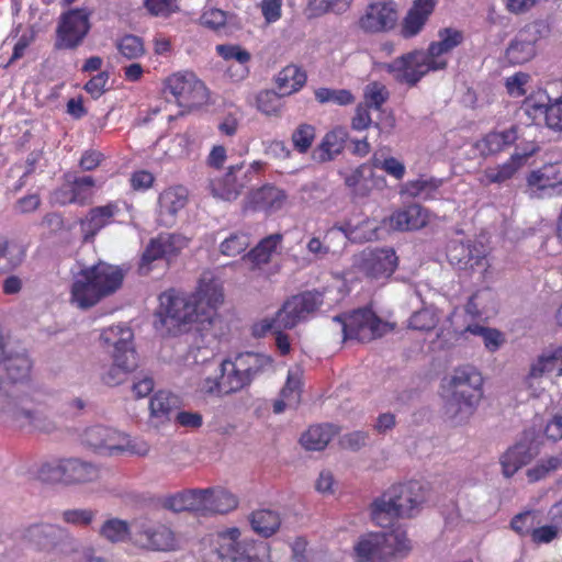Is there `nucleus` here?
<instances>
[{
  "label": "nucleus",
  "instance_id": "1",
  "mask_svg": "<svg viewBox=\"0 0 562 562\" xmlns=\"http://www.w3.org/2000/svg\"><path fill=\"white\" fill-rule=\"evenodd\" d=\"M159 302L155 327L177 336L190 330L193 324H198V330L206 329L223 302V292L214 281H201L194 293L188 295L171 289L159 295Z\"/></svg>",
  "mask_w": 562,
  "mask_h": 562
},
{
  "label": "nucleus",
  "instance_id": "2",
  "mask_svg": "<svg viewBox=\"0 0 562 562\" xmlns=\"http://www.w3.org/2000/svg\"><path fill=\"white\" fill-rule=\"evenodd\" d=\"M438 41L431 42L426 50H413L393 61L385 64L384 69L400 83L411 87L430 71L445 70L448 67L447 55L464 41L462 31L443 27L438 31Z\"/></svg>",
  "mask_w": 562,
  "mask_h": 562
},
{
  "label": "nucleus",
  "instance_id": "3",
  "mask_svg": "<svg viewBox=\"0 0 562 562\" xmlns=\"http://www.w3.org/2000/svg\"><path fill=\"white\" fill-rule=\"evenodd\" d=\"M124 272L121 268L99 261L76 274L70 301L77 307L88 310L116 292L122 286Z\"/></svg>",
  "mask_w": 562,
  "mask_h": 562
},
{
  "label": "nucleus",
  "instance_id": "4",
  "mask_svg": "<svg viewBox=\"0 0 562 562\" xmlns=\"http://www.w3.org/2000/svg\"><path fill=\"white\" fill-rule=\"evenodd\" d=\"M426 499L424 486L418 481L392 485L371 505L372 520L385 528L397 518L413 517Z\"/></svg>",
  "mask_w": 562,
  "mask_h": 562
},
{
  "label": "nucleus",
  "instance_id": "5",
  "mask_svg": "<svg viewBox=\"0 0 562 562\" xmlns=\"http://www.w3.org/2000/svg\"><path fill=\"white\" fill-rule=\"evenodd\" d=\"M411 550L406 531L400 528L363 535L353 547L356 562H392Z\"/></svg>",
  "mask_w": 562,
  "mask_h": 562
},
{
  "label": "nucleus",
  "instance_id": "6",
  "mask_svg": "<svg viewBox=\"0 0 562 562\" xmlns=\"http://www.w3.org/2000/svg\"><path fill=\"white\" fill-rule=\"evenodd\" d=\"M333 324L340 327L344 340L356 339L361 342L381 337L387 326L370 308H360L349 315H336Z\"/></svg>",
  "mask_w": 562,
  "mask_h": 562
},
{
  "label": "nucleus",
  "instance_id": "7",
  "mask_svg": "<svg viewBox=\"0 0 562 562\" xmlns=\"http://www.w3.org/2000/svg\"><path fill=\"white\" fill-rule=\"evenodd\" d=\"M92 10L88 8L70 9L59 16L56 27V49L74 50L79 47L91 30Z\"/></svg>",
  "mask_w": 562,
  "mask_h": 562
},
{
  "label": "nucleus",
  "instance_id": "8",
  "mask_svg": "<svg viewBox=\"0 0 562 562\" xmlns=\"http://www.w3.org/2000/svg\"><path fill=\"white\" fill-rule=\"evenodd\" d=\"M21 538L45 553L60 554L72 543L68 532L57 525L38 522L32 524L21 531Z\"/></svg>",
  "mask_w": 562,
  "mask_h": 562
},
{
  "label": "nucleus",
  "instance_id": "9",
  "mask_svg": "<svg viewBox=\"0 0 562 562\" xmlns=\"http://www.w3.org/2000/svg\"><path fill=\"white\" fill-rule=\"evenodd\" d=\"M397 260L392 248H366L353 256L352 266L370 280H384L394 273Z\"/></svg>",
  "mask_w": 562,
  "mask_h": 562
},
{
  "label": "nucleus",
  "instance_id": "10",
  "mask_svg": "<svg viewBox=\"0 0 562 562\" xmlns=\"http://www.w3.org/2000/svg\"><path fill=\"white\" fill-rule=\"evenodd\" d=\"M447 259L451 266L468 273L476 270L485 272L488 266L484 246L470 239L450 240L447 245Z\"/></svg>",
  "mask_w": 562,
  "mask_h": 562
},
{
  "label": "nucleus",
  "instance_id": "11",
  "mask_svg": "<svg viewBox=\"0 0 562 562\" xmlns=\"http://www.w3.org/2000/svg\"><path fill=\"white\" fill-rule=\"evenodd\" d=\"M166 90L175 98L179 106L191 110L207 99L206 88L194 74H175L166 80Z\"/></svg>",
  "mask_w": 562,
  "mask_h": 562
},
{
  "label": "nucleus",
  "instance_id": "12",
  "mask_svg": "<svg viewBox=\"0 0 562 562\" xmlns=\"http://www.w3.org/2000/svg\"><path fill=\"white\" fill-rule=\"evenodd\" d=\"M189 239L180 234H159L147 244L138 267L140 274L150 271V263L165 259L168 265L188 246Z\"/></svg>",
  "mask_w": 562,
  "mask_h": 562
},
{
  "label": "nucleus",
  "instance_id": "13",
  "mask_svg": "<svg viewBox=\"0 0 562 562\" xmlns=\"http://www.w3.org/2000/svg\"><path fill=\"white\" fill-rule=\"evenodd\" d=\"M549 26L543 21H535L525 25L510 42L506 49V58L510 64L520 65L529 61L536 55V44L546 37Z\"/></svg>",
  "mask_w": 562,
  "mask_h": 562
},
{
  "label": "nucleus",
  "instance_id": "14",
  "mask_svg": "<svg viewBox=\"0 0 562 562\" xmlns=\"http://www.w3.org/2000/svg\"><path fill=\"white\" fill-rule=\"evenodd\" d=\"M323 304V294L318 291H305L286 300L279 310L278 322L286 329L294 328L305 321Z\"/></svg>",
  "mask_w": 562,
  "mask_h": 562
},
{
  "label": "nucleus",
  "instance_id": "15",
  "mask_svg": "<svg viewBox=\"0 0 562 562\" xmlns=\"http://www.w3.org/2000/svg\"><path fill=\"white\" fill-rule=\"evenodd\" d=\"M240 531L238 528H229L216 535L209 559L211 562H259L251 557L245 544L238 541Z\"/></svg>",
  "mask_w": 562,
  "mask_h": 562
},
{
  "label": "nucleus",
  "instance_id": "16",
  "mask_svg": "<svg viewBox=\"0 0 562 562\" xmlns=\"http://www.w3.org/2000/svg\"><path fill=\"white\" fill-rule=\"evenodd\" d=\"M82 441L97 452L109 456L128 450L126 436L103 425L87 428L82 435Z\"/></svg>",
  "mask_w": 562,
  "mask_h": 562
},
{
  "label": "nucleus",
  "instance_id": "17",
  "mask_svg": "<svg viewBox=\"0 0 562 562\" xmlns=\"http://www.w3.org/2000/svg\"><path fill=\"white\" fill-rule=\"evenodd\" d=\"M397 5L393 1L370 3L358 21L364 33H383L392 30L397 22Z\"/></svg>",
  "mask_w": 562,
  "mask_h": 562
},
{
  "label": "nucleus",
  "instance_id": "18",
  "mask_svg": "<svg viewBox=\"0 0 562 562\" xmlns=\"http://www.w3.org/2000/svg\"><path fill=\"white\" fill-rule=\"evenodd\" d=\"M252 180L244 170V162L231 165L224 177L211 179L209 189L213 196L224 201L236 200Z\"/></svg>",
  "mask_w": 562,
  "mask_h": 562
},
{
  "label": "nucleus",
  "instance_id": "19",
  "mask_svg": "<svg viewBox=\"0 0 562 562\" xmlns=\"http://www.w3.org/2000/svg\"><path fill=\"white\" fill-rule=\"evenodd\" d=\"M451 394L461 398L480 401L483 392L482 374L473 366H462L454 369L450 380Z\"/></svg>",
  "mask_w": 562,
  "mask_h": 562
},
{
  "label": "nucleus",
  "instance_id": "20",
  "mask_svg": "<svg viewBox=\"0 0 562 562\" xmlns=\"http://www.w3.org/2000/svg\"><path fill=\"white\" fill-rule=\"evenodd\" d=\"M539 454V446L535 440L525 438L509 448L501 458L505 476H513L520 468L531 462Z\"/></svg>",
  "mask_w": 562,
  "mask_h": 562
},
{
  "label": "nucleus",
  "instance_id": "21",
  "mask_svg": "<svg viewBox=\"0 0 562 562\" xmlns=\"http://www.w3.org/2000/svg\"><path fill=\"white\" fill-rule=\"evenodd\" d=\"M437 0H414L406 16L403 19L401 35L411 38L420 33L432 14Z\"/></svg>",
  "mask_w": 562,
  "mask_h": 562
},
{
  "label": "nucleus",
  "instance_id": "22",
  "mask_svg": "<svg viewBox=\"0 0 562 562\" xmlns=\"http://www.w3.org/2000/svg\"><path fill=\"white\" fill-rule=\"evenodd\" d=\"M117 212L119 206L113 202L90 209L86 217L80 220L83 240L92 241L94 236L112 222Z\"/></svg>",
  "mask_w": 562,
  "mask_h": 562
},
{
  "label": "nucleus",
  "instance_id": "23",
  "mask_svg": "<svg viewBox=\"0 0 562 562\" xmlns=\"http://www.w3.org/2000/svg\"><path fill=\"white\" fill-rule=\"evenodd\" d=\"M348 138L349 134L346 127H334L325 134L321 144L313 151V159L322 164L334 160L344 151Z\"/></svg>",
  "mask_w": 562,
  "mask_h": 562
},
{
  "label": "nucleus",
  "instance_id": "24",
  "mask_svg": "<svg viewBox=\"0 0 562 562\" xmlns=\"http://www.w3.org/2000/svg\"><path fill=\"white\" fill-rule=\"evenodd\" d=\"M339 175L353 198H367L375 184L374 170L370 162L361 164L349 173L339 171Z\"/></svg>",
  "mask_w": 562,
  "mask_h": 562
},
{
  "label": "nucleus",
  "instance_id": "25",
  "mask_svg": "<svg viewBox=\"0 0 562 562\" xmlns=\"http://www.w3.org/2000/svg\"><path fill=\"white\" fill-rule=\"evenodd\" d=\"M285 199L286 195L282 190L273 186H263L247 196L245 207L271 213L280 210Z\"/></svg>",
  "mask_w": 562,
  "mask_h": 562
},
{
  "label": "nucleus",
  "instance_id": "26",
  "mask_svg": "<svg viewBox=\"0 0 562 562\" xmlns=\"http://www.w3.org/2000/svg\"><path fill=\"white\" fill-rule=\"evenodd\" d=\"M427 223V213L419 204H411L395 211L389 218L390 228L394 231H414L424 227Z\"/></svg>",
  "mask_w": 562,
  "mask_h": 562
},
{
  "label": "nucleus",
  "instance_id": "27",
  "mask_svg": "<svg viewBox=\"0 0 562 562\" xmlns=\"http://www.w3.org/2000/svg\"><path fill=\"white\" fill-rule=\"evenodd\" d=\"M65 484H83L98 480L99 468L80 458H65Z\"/></svg>",
  "mask_w": 562,
  "mask_h": 562
},
{
  "label": "nucleus",
  "instance_id": "28",
  "mask_svg": "<svg viewBox=\"0 0 562 562\" xmlns=\"http://www.w3.org/2000/svg\"><path fill=\"white\" fill-rule=\"evenodd\" d=\"M188 201V192L183 187L165 190L158 199L159 216L164 224L169 225L177 213L183 209Z\"/></svg>",
  "mask_w": 562,
  "mask_h": 562
},
{
  "label": "nucleus",
  "instance_id": "29",
  "mask_svg": "<svg viewBox=\"0 0 562 562\" xmlns=\"http://www.w3.org/2000/svg\"><path fill=\"white\" fill-rule=\"evenodd\" d=\"M479 402L451 394L445 404V416L453 426H461L474 414Z\"/></svg>",
  "mask_w": 562,
  "mask_h": 562
},
{
  "label": "nucleus",
  "instance_id": "30",
  "mask_svg": "<svg viewBox=\"0 0 562 562\" xmlns=\"http://www.w3.org/2000/svg\"><path fill=\"white\" fill-rule=\"evenodd\" d=\"M220 372L222 375V393L224 395L238 392L251 383L246 374L241 373V371L239 372L236 360H224L220 364Z\"/></svg>",
  "mask_w": 562,
  "mask_h": 562
},
{
  "label": "nucleus",
  "instance_id": "31",
  "mask_svg": "<svg viewBox=\"0 0 562 562\" xmlns=\"http://www.w3.org/2000/svg\"><path fill=\"white\" fill-rule=\"evenodd\" d=\"M235 360L239 372L246 374L250 382L272 364L271 357L252 351L241 352L236 356Z\"/></svg>",
  "mask_w": 562,
  "mask_h": 562
},
{
  "label": "nucleus",
  "instance_id": "32",
  "mask_svg": "<svg viewBox=\"0 0 562 562\" xmlns=\"http://www.w3.org/2000/svg\"><path fill=\"white\" fill-rule=\"evenodd\" d=\"M335 434L336 428L329 424L311 426L302 434L300 442L306 450L319 451L327 447Z\"/></svg>",
  "mask_w": 562,
  "mask_h": 562
},
{
  "label": "nucleus",
  "instance_id": "33",
  "mask_svg": "<svg viewBox=\"0 0 562 562\" xmlns=\"http://www.w3.org/2000/svg\"><path fill=\"white\" fill-rule=\"evenodd\" d=\"M25 257V250L18 241L0 236V273L19 267Z\"/></svg>",
  "mask_w": 562,
  "mask_h": 562
},
{
  "label": "nucleus",
  "instance_id": "34",
  "mask_svg": "<svg viewBox=\"0 0 562 562\" xmlns=\"http://www.w3.org/2000/svg\"><path fill=\"white\" fill-rule=\"evenodd\" d=\"M277 87L282 95L300 90L306 82V74L295 65H288L277 76Z\"/></svg>",
  "mask_w": 562,
  "mask_h": 562
},
{
  "label": "nucleus",
  "instance_id": "35",
  "mask_svg": "<svg viewBox=\"0 0 562 562\" xmlns=\"http://www.w3.org/2000/svg\"><path fill=\"white\" fill-rule=\"evenodd\" d=\"M179 405V398L165 391L157 392L150 400L149 409L150 415L160 422L169 420Z\"/></svg>",
  "mask_w": 562,
  "mask_h": 562
},
{
  "label": "nucleus",
  "instance_id": "36",
  "mask_svg": "<svg viewBox=\"0 0 562 562\" xmlns=\"http://www.w3.org/2000/svg\"><path fill=\"white\" fill-rule=\"evenodd\" d=\"M173 532L162 525H155L149 535L138 541V546L154 551H167L173 548Z\"/></svg>",
  "mask_w": 562,
  "mask_h": 562
},
{
  "label": "nucleus",
  "instance_id": "37",
  "mask_svg": "<svg viewBox=\"0 0 562 562\" xmlns=\"http://www.w3.org/2000/svg\"><path fill=\"white\" fill-rule=\"evenodd\" d=\"M280 524L279 515L269 509L256 510L250 516V525L254 531L266 538L272 536L279 529Z\"/></svg>",
  "mask_w": 562,
  "mask_h": 562
},
{
  "label": "nucleus",
  "instance_id": "38",
  "mask_svg": "<svg viewBox=\"0 0 562 562\" xmlns=\"http://www.w3.org/2000/svg\"><path fill=\"white\" fill-rule=\"evenodd\" d=\"M207 490L210 514H226L235 509L238 501L231 492L221 487H211Z\"/></svg>",
  "mask_w": 562,
  "mask_h": 562
},
{
  "label": "nucleus",
  "instance_id": "39",
  "mask_svg": "<svg viewBox=\"0 0 562 562\" xmlns=\"http://www.w3.org/2000/svg\"><path fill=\"white\" fill-rule=\"evenodd\" d=\"M216 50L221 57L226 60L234 59L238 63V67L235 74H232V77H236L237 79H243L248 75L247 64L250 60V53L238 45H217Z\"/></svg>",
  "mask_w": 562,
  "mask_h": 562
},
{
  "label": "nucleus",
  "instance_id": "40",
  "mask_svg": "<svg viewBox=\"0 0 562 562\" xmlns=\"http://www.w3.org/2000/svg\"><path fill=\"white\" fill-rule=\"evenodd\" d=\"M133 337L134 334L128 326L115 325L105 328L100 335V340L105 346L113 347V350H117L132 345Z\"/></svg>",
  "mask_w": 562,
  "mask_h": 562
},
{
  "label": "nucleus",
  "instance_id": "41",
  "mask_svg": "<svg viewBox=\"0 0 562 562\" xmlns=\"http://www.w3.org/2000/svg\"><path fill=\"white\" fill-rule=\"evenodd\" d=\"M282 238L283 236L280 233L265 237L248 252L249 259L256 265L268 263L278 245L282 241Z\"/></svg>",
  "mask_w": 562,
  "mask_h": 562
},
{
  "label": "nucleus",
  "instance_id": "42",
  "mask_svg": "<svg viewBox=\"0 0 562 562\" xmlns=\"http://www.w3.org/2000/svg\"><path fill=\"white\" fill-rule=\"evenodd\" d=\"M71 183L70 203L87 205L92 202L94 179L91 176L74 177Z\"/></svg>",
  "mask_w": 562,
  "mask_h": 562
},
{
  "label": "nucleus",
  "instance_id": "43",
  "mask_svg": "<svg viewBox=\"0 0 562 562\" xmlns=\"http://www.w3.org/2000/svg\"><path fill=\"white\" fill-rule=\"evenodd\" d=\"M99 533L112 543L124 542L131 536L130 524L119 518H110L103 522Z\"/></svg>",
  "mask_w": 562,
  "mask_h": 562
},
{
  "label": "nucleus",
  "instance_id": "44",
  "mask_svg": "<svg viewBox=\"0 0 562 562\" xmlns=\"http://www.w3.org/2000/svg\"><path fill=\"white\" fill-rule=\"evenodd\" d=\"M525 156L513 155L512 158L495 168H487L485 170V178L490 183H503L510 179L515 172L520 168Z\"/></svg>",
  "mask_w": 562,
  "mask_h": 562
},
{
  "label": "nucleus",
  "instance_id": "45",
  "mask_svg": "<svg viewBox=\"0 0 562 562\" xmlns=\"http://www.w3.org/2000/svg\"><path fill=\"white\" fill-rule=\"evenodd\" d=\"M115 47L126 59H138L145 55V45L142 37L134 34H125L117 38Z\"/></svg>",
  "mask_w": 562,
  "mask_h": 562
},
{
  "label": "nucleus",
  "instance_id": "46",
  "mask_svg": "<svg viewBox=\"0 0 562 562\" xmlns=\"http://www.w3.org/2000/svg\"><path fill=\"white\" fill-rule=\"evenodd\" d=\"M65 460L55 459L43 462L36 472V477L45 483H64L65 484Z\"/></svg>",
  "mask_w": 562,
  "mask_h": 562
},
{
  "label": "nucleus",
  "instance_id": "47",
  "mask_svg": "<svg viewBox=\"0 0 562 562\" xmlns=\"http://www.w3.org/2000/svg\"><path fill=\"white\" fill-rule=\"evenodd\" d=\"M562 469V451L555 456L541 459L533 468L527 470V476L531 482L539 481L551 472Z\"/></svg>",
  "mask_w": 562,
  "mask_h": 562
},
{
  "label": "nucleus",
  "instance_id": "48",
  "mask_svg": "<svg viewBox=\"0 0 562 562\" xmlns=\"http://www.w3.org/2000/svg\"><path fill=\"white\" fill-rule=\"evenodd\" d=\"M315 99L319 103H334L337 105H348L355 102V97L347 89L318 88L315 90Z\"/></svg>",
  "mask_w": 562,
  "mask_h": 562
},
{
  "label": "nucleus",
  "instance_id": "49",
  "mask_svg": "<svg viewBox=\"0 0 562 562\" xmlns=\"http://www.w3.org/2000/svg\"><path fill=\"white\" fill-rule=\"evenodd\" d=\"M561 356L554 352H546L540 355L535 362L531 363L527 381L541 378L547 372H552L560 364Z\"/></svg>",
  "mask_w": 562,
  "mask_h": 562
},
{
  "label": "nucleus",
  "instance_id": "50",
  "mask_svg": "<svg viewBox=\"0 0 562 562\" xmlns=\"http://www.w3.org/2000/svg\"><path fill=\"white\" fill-rule=\"evenodd\" d=\"M249 245L250 237L248 234L233 233L221 244V252L225 256L235 257L246 250Z\"/></svg>",
  "mask_w": 562,
  "mask_h": 562
},
{
  "label": "nucleus",
  "instance_id": "51",
  "mask_svg": "<svg viewBox=\"0 0 562 562\" xmlns=\"http://www.w3.org/2000/svg\"><path fill=\"white\" fill-rule=\"evenodd\" d=\"M438 317L431 308H422L409 317L408 327L414 330L429 331L436 327Z\"/></svg>",
  "mask_w": 562,
  "mask_h": 562
},
{
  "label": "nucleus",
  "instance_id": "52",
  "mask_svg": "<svg viewBox=\"0 0 562 562\" xmlns=\"http://www.w3.org/2000/svg\"><path fill=\"white\" fill-rule=\"evenodd\" d=\"M315 139V127L311 124H301L292 134V143L294 148L305 154L311 148Z\"/></svg>",
  "mask_w": 562,
  "mask_h": 562
},
{
  "label": "nucleus",
  "instance_id": "53",
  "mask_svg": "<svg viewBox=\"0 0 562 562\" xmlns=\"http://www.w3.org/2000/svg\"><path fill=\"white\" fill-rule=\"evenodd\" d=\"M111 356L112 361H115L116 366L124 368L131 373L138 367V355L134 344L117 350H112Z\"/></svg>",
  "mask_w": 562,
  "mask_h": 562
},
{
  "label": "nucleus",
  "instance_id": "54",
  "mask_svg": "<svg viewBox=\"0 0 562 562\" xmlns=\"http://www.w3.org/2000/svg\"><path fill=\"white\" fill-rule=\"evenodd\" d=\"M282 94L274 91H262L257 97V108L267 115H277L280 111Z\"/></svg>",
  "mask_w": 562,
  "mask_h": 562
},
{
  "label": "nucleus",
  "instance_id": "55",
  "mask_svg": "<svg viewBox=\"0 0 562 562\" xmlns=\"http://www.w3.org/2000/svg\"><path fill=\"white\" fill-rule=\"evenodd\" d=\"M97 515V510L89 508H74L64 510L61 518L65 522L86 527L89 526Z\"/></svg>",
  "mask_w": 562,
  "mask_h": 562
},
{
  "label": "nucleus",
  "instance_id": "56",
  "mask_svg": "<svg viewBox=\"0 0 562 562\" xmlns=\"http://www.w3.org/2000/svg\"><path fill=\"white\" fill-rule=\"evenodd\" d=\"M387 95L389 93L384 86L378 82H372L368 85L366 88V103L363 105H366L367 108L380 109L381 105L386 101Z\"/></svg>",
  "mask_w": 562,
  "mask_h": 562
},
{
  "label": "nucleus",
  "instance_id": "57",
  "mask_svg": "<svg viewBox=\"0 0 562 562\" xmlns=\"http://www.w3.org/2000/svg\"><path fill=\"white\" fill-rule=\"evenodd\" d=\"M372 168H380L384 170L390 176L394 177L396 180L403 179L405 175V166L394 157L385 158L384 160H380L375 156L371 159Z\"/></svg>",
  "mask_w": 562,
  "mask_h": 562
},
{
  "label": "nucleus",
  "instance_id": "58",
  "mask_svg": "<svg viewBox=\"0 0 562 562\" xmlns=\"http://www.w3.org/2000/svg\"><path fill=\"white\" fill-rule=\"evenodd\" d=\"M189 512L194 513L198 516L206 517L211 516L207 498V490L194 488L191 490Z\"/></svg>",
  "mask_w": 562,
  "mask_h": 562
},
{
  "label": "nucleus",
  "instance_id": "59",
  "mask_svg": "<svg viewBox=\"0 0 562 562\" xmlns=\"http://www.w3.org/2000/svg\"><path fill=\"white\" fill-rule=\"evenodd\" d=\"M279 319V311L276 313L273 317H266L257 323H255L251 327V334L256 338L265 337L268 333H274L279 329H286L283 327Z\"/></svg>",
  "mask_w": 562,
  "mask_h": 562
},
{
  "label": "nucleus",
  "instance_id": "60",
  "mask_svg": "<svg viewBox=\"0 0 562 562\" xmlns=\"http://www.w3.org/2000/svg\"><path fill=\"white\" fill-rule=\"evenodd\" d=\"M510 526L521 536L532 535L536 526V514L533 512L520 513L512 519Z\"/></svg>",
  "mask_w": 562,
  "mask_h": 562
},
{
  "label": "nucleus",
  "instance_id": "61",
  "mask_svg": "<svg viewBox=\"0 0 562 562\" xmlns=\"http://www.w3.org/2000/svg\"><path fill=\"white\" fill-rule=\"evenodd\" d=\"M334 235H338L340 237H344L341 229H337V231L330 229V231H328L326 233L325 237H324V240H321L318 237H312L308 240L307 245H306V248H307L308 252L313 254L317 258H324L325 256H327L330 252V248L326 244V240L328 238H330L331 236H334Z\"/></svg>",
  "mask_w": 562,
  "mask_h": 562
},
{
  "label": "nucleus",
  "instance_id": "62",
  "mask_svg": "<svg viewBox=\"0 0 562 562\" xmlns=\"http://www.w3.org/2000/svg\"><path fill=\"white\" fill-rule=\"evenodd\" d=\"M554 169V166H544L540 170L531 171L527 178L528 186L537 187L538 189L553 187L551 171Z\"/></svg>",
  "mask_w": 562,
  "mask_h": 562
},
{
  "label": "nucleus",
  "instance_id": "63",
  "mask_svg": "<svg viewBox=\"0 0 562 562\" xmlns=\"http://www.w3.org/2000/svg\"><path fill=\"white\" fill-rule=\"evenodd\" d=\"M369 434L361 430L348 432L340 438V446L351 451H358L367 445Z\"/></svg>",
  "mask_w": 562,
  "mask_h": 562
},
{
  "label": "nucleus",
  "instance_id": "64",
  "mask_svg": "<svg viewBox=\"0 0 562 562\" xmlns=\"http://www.w3.org/2000/svg\"><path fill=\"white\" fill-rule=\"evenodd\" d=\"M544 117L549 128L562 131V99L546 106Z\"/></svg>",
  "mask_w": 562,
  "mask_h": 562
}]
</instances>
